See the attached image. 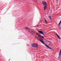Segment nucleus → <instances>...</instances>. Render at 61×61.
Here are the masks:
<instances>
[{"label": "nucleus", "mask_w": 61, "mask_h": 61, "mask_svg": "<svg viewBox=\"0 0 61 61\" xmlns=\"http://www.w3.org/2000/svg\"><path fill=\"white\" fill-rule=\"evenodd\" d=\"M58 0H57V1Z\"/></svg>", "instance_id": "nucleus-14"}, {"label": "nucleus", "mask_w": 61, "mask_h": 61, "mask_svg": "<svg viewBox=\"0 0 61 61\" xmlns=\"http://www.w3.org/2000/svg\"><path fill=\"white\" fill-rule=\"evenodd\" d=\"M46 23V24L47 23Z\"/></svg>", "instance_id": "nucleus-15"}, {"label": "nucleus", "mask_w": 61, "mask_h": 61, "mask_svg": "<svg viewBox=\"0 0 61 61\" xmlns=\"http://www.w3.org/2000/svg\"><path fill=\"white\" fill-rule=\"evenodd\" d=\"M45 22H47V21L46 20H45Z\"/></svg>", "instance_id": "nucleus-13"}, {"label": "nucleus", "mask_w": 61, "mask_h": 61, "mask_svg": "<svg viewBox=\"0 0 61 61\" xmlns=\"http://www.w3.org/2000/svg\"><path fill=\"white\" fill-rule=\"evenodd\" d=\"M26 29H28V28H26Z\"/></svg>", "instance_id": "nucleus-12"}, {"label": "nucleus", "mask_w": 61, "mask_h": 61, "mask_svg": "<svg viewBox=\"0 0 61 61\" xmlns=\"http://www.w3.org/2000/svg\"><path fill=\"white\" fill-rule=\"evenodd\" d=\"M38 31L39 33H40V34H42V35H44V33H43V32L41 31L38 30Z\"/></svg>", "instance_id": "nucleus-2"}, {"label": "nucleus", "mask_w": 61, "mask_h": 61, "mask_svg": "<svg viewBox=\"0 0 61 61\" xmlns=\"http://www.w3.org/2000/svg\"><path fill=\"white\" fill-rule=\"evenodd\" d=\"M61 21H60V22L59 23V25H60L61 24Z\"/></svg>", "instance_id": "nucleus-11"}, {"label": "nucleus", "mask_w": 61, "mask_h": 61, "mask_svg": "<svg viewBox=\"0 0 61 61\" xmlns=\"http://www.w3.org/2000/svg\"><path fill=\"white\" fill-rule=\"evenodd\" d=\"M38 40L39 41H40V42H41V43H43V44H45V43H44V42H43V40H41L40 39H39Z\"/></svg>", "instance_id": "nucleus-5"}, {"label": "nucleus", "mask_w": 61, "mask_h": 61, "mask_svg": "<svg viewBox=\"0 0 61 61\" xmlns=\"http://www.w3.org/2000/svg\"><path fill=\"white\" fill-rule=\"evenodd\" d=\"M42 4L45 5H47V4H46V1H44L42 2Z\"/></svg>", "instance_id": "nucleus-3"}, {"label": "nucleus", "mask_w": 61, "mask_h": 61, "mask_svg": "<svg viewBox=\"0 0 61 61\" xmlns=\"http://www.w3.org/2000/svg\"><path fill=\"white\" fill-rule=\"evenodd\" d=\"M56 35L58 39H61L60 38V37H59V36H58V35L57 34H56Z\"/></svg>", "instance_id": "nucleus-6"}, {"label": "nucleus", "mask_w": 61, "mask_h": 61, "mask_svg": "<svg viewBox=\"0 0 61 61\" xmlns=\"http://www.w3.org/2000/svg\"><path fill=\"white\" fill-rule=\"evenodd\" d=\"M46 6H45L44 7V10H46Z\"/></svg>", "instance_id": "nucleus-8"}, {"label": "nucleus", "mask_w": 61, "mask_h": 61, "mask_svg": "<svg viewBox=\"0 0 61 61\" xmlns=\"http://www.w3.org/2000/svg\"><path fill=\"white\" fill-rule=\"evenodd\" d=\"M61 51H60V53L59 54V56H60V55H61Z\"/></svg>", "instance_id": "nucleus-9"}, {"label": "nucleus", "mask_w": 61, "mask_h": 61, "mask_svg": "<svg viewBox=\"0 0 61 61\" xmlns=\"http://www.w3.org/2000/svg\"><path fill=\"white\" fill-rule=\"evenodd\" d=\"M37 35L38 36H39L40 37V38H41L42 37V38H44V37L42 36H41L40 35H39V34H37Z\"/></svg>", "instance_id": "nucleus-4"}, {"label": "nucleus", "mask_w": 61, "mask_h": 61, "mask_svg": "<svg viewBox=\"0 0 61 61\" xmlns=\"http://www.w3.org/2000/svg\"><path fill=\"white\" fill-rule=\"evenodd\" d=\"M31 46H33V47H36L38 46V44L35 43L32 44Z\"/></svg>", "instance_id": "nucleus-1"}, {"label": "nucleus", "mask_w": 61, "mask_h": 61, "mask_svg": "<svg viewBox=\"0 0 61 61\" xmlns=\"http://www.w3.org/2000/svg\"><path fill=\"white\" fill-rule=\"evenodd\" d=\"M45 46H46V47H48V48H49V49H51V48L49 47V46H47V45H45Z\"/></svg>", "instance_id": "nucleus-7"}, {"label": "nucleus", "mask_w": 61, "mask_h": 61, "mask_svg": "<svg viewBox=\"0 0 61 61\" xmlns=\"http://www.w3.org/2000/svg\"><path fill=\"white\" fill-rule=\"evenodd\" d=\"M49 18L50 19H51V16H49Z\"/></svg>", "instance_id": "nucleus-10"}]
</instances>
